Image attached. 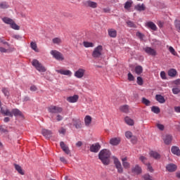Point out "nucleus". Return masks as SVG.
I'll return each mask as SVG.
<instances>
[{
	"label": "nucleus",
	"instance_id": "nucleus-59",
	"mask_svg": "<svg viewBox=\"0 0 180 180\" xmlns=\"http://www.w3.org/2000/svg\"><path fill=\"white\" fill-rule=\"evenodd\" d=\"M58 131H59V133H60V134H65V131H66V130H65V129H64V128H60L59 130H58Z\"/></svg>",
	"mask_w": 180,
	"mask_h": 180
},
{
	"label": "nucleus",
	"instance_id": "nucleus-19",
	"mask_svg": "<svg viewBox=\"0 0 180 180\" xmlns=\"http://www.w3.org/2000/svg\"><path fill=\"white\" fill-rule=\"evenodd\" d=\"M108 36L112 39H116L117 37V31L113 28H110L108 30Z\"/></svg>",
	"mask_w": 180,
	"mask_h": 180
},
{
	"label": "nucleus",
	"instance_id": "nucleus-30",
	"mask_svg": "<svg viewBox=\"0 0 180 180\" xmlns=\"http://www.w3.org/2000/svg\"><path fill=\"white\" fill-rule=\"evenodd\" d=\"M84 123H85V126L86 127L89 126V124L92 123V117L89 115H86L84 117Z\"/></svg>",
	"mask_w": 180,
	"mask_h": 180
},
{
	"label": "nucleus",
	"instance_id": "nucleus-37",
	"mask_svg": "<svg viewBox=\"0 0 180 180\" xmlns=\"http://www.w3.org/2000/svg\"><path fill=\"white\" fill-rule=\"evenodd\" d=\"M120 110H121V112H124V113H129V105H122L120 108Z\"/></svg>",
	"mask_w": 180,
	"mask_h": 180
},
{
	"label": "nucleus",
	"instance_id": "nucleus-52",
	"mask_svg": "<svg viewBox=\"0 0 180 180\" xmlns=\"http://www.w3.org/2000/svg\"><path fill=\"white\" fill-rule=\"evenodd\" d=\"M137 84L138 85H143V78L141 77H137Z\"/></svg>",
	"mask_w": 180,
	"mask_h": 180
},
{
	"label": "nucleus",
	"instance_id": "nucleus-38",
	"mask_svg": "<svg viewBox=\"0 0 180 180\" xmlns=\"http://www.w3.org/2000/svg\"><path fill=\"white\" fill-rule=\"evenodd\" d=\"M30 47L34 51H36L37 53L39 52V49H37V44L36 42L32 41L30 43Z\"/></svg>",
	"mask_w": 180,
	"mask_h": 180
},
{
	"label": "nucleus",
	"instance_id": "nucleus-15",
	"mask_svg": "<svg viewBox=\"0 0 180 180\" xmlns=\"http://www.w3.org/2000/svg\"><path fill=\"white\" fill-rule=\"evenodd\" d=\"M144 51L146 53V54H148V56H157V51H155L154 49H152L151 47L145 48Z\"/></svg>",
	"mask_w": 180,
	"mask_h": 180
},
{
	"label": "nucleus",
	"instance_id": "nucleus-9",
	"mask_svg": "<svg viewBox=\"0 0 180 180\" xmlns=\"http://www.w3.org/2000/svg\"><path fill=\"white\" fill-rule=\"evenodd\" d=\"M48 112L52 114L61 113L63 112V108L56 105H50L48 107Z\"/></svg>",
	"mask_w": 180,
	"mask_h": 180
},
{
	"label": "nucleus",
	"instance_id": "nucleus-29",
	"mask_svg": "<svg viewBox=\"0 0 180 180\" xmlns=\"http://www.w3.org/2000/svg\"><path fill=\"white\" fill-rule=\"evenodd\" d=\"M146 26L147 27H148L149 29H151L152 30H154V31L157 30V25H155L154 22L151 21L148 22L146 23Z\"/></svg>",
	"mask_w": 180,
	"mask_h": 180
},
{
	"label": "nucleus",
	"instance_id": "nucleus-3",
	"mask_svg": "<svg viewBox=\"0 0 180 180\" xmlns=\"http://www.w3.org/2000/svg\"><path fill=\"white\" fill-rule=\"evenodd\" d=\"M2 20L4 23L6 25H10L11 29H14V30H19L20 29V27L19 25H16L15 21L12 20V18L4 17L2 18Z\"/></svg>",
	"mask_w": 180,
	"mask_h": 180
},
{
	"label": "nucleus",
	"instance_id": "nucleus-55",
	"mask_svg": "<svg viewBox=\"0 0 180 180\" xmlns=\"http://www.w3.org/2000/svg\"><path fill=\"white\" fill-rule=\"evenodd\" d=\"M0 131L1 133H6V131H8V130L6 129H5V126L1 125V126H0Z\"/></svg>",
	"mask_w": 180,
	"mask_h": 180
},
{
	"label": "nucleus",
	"instance_id": "nucleus-58",
	"mask_svg": "<svg viewBox=\"0 0 180 180\" xmlns=\"http://www.w3.org/2000/svg\"><path fill=\"white\" fill-rule=\"evenodd\" d=\"M136 36L141 39L143 40V39L144 38V35L141 34V32H138L136 33Z\"/></svg>",
	"mask_w": 180,
	"mask_h": 180
},
{
	"label": "nucleus",
	"instance_id": "nucleus-51",
	"mask_svg": "<svg viewBox=\"0 0 180 180\" xmlns=\"http://www.w3.org/2000/svg\"><path fill=\"white\" fill-rule=\"evenodd\" d=\"M169 51H170L173 54V56H176V52L175 51V49H174V47H169Z\"/></svg>",
	"mask_w": 180,
	"mask_h": 180
},
{
	"label": "nucleus",
	"instance_id": "nucleus-35",
	"mask_svg": "<svg viewBox=\"0 0 180 180\" xmlns=\"http://www.w3.org/2000/svg\"><path fill=\"white\" fill-rule=\"evenodd\" d=\"M143 179L144 180H155L154 177H153L150 174L146 173L142 176Z\"/></svg>",
	"mask_w": 180,
	"mask_h": 180
},
{
	"label": "nucleus",
	"instance_id": "nucleus-53",
	"mask_svg": "<svg viewBox=\"0 0 180 180\" xmlns=\"http://www.w3.org/2000/svg\"><path fill=\"white\" fill-rule=\"evenodd\" d=\"M160 77H161L162 79H167V75L165 74V72L162 71L160 72Z\"/></svg>",
	"mask_w": 180,
	"mask_h": 180
},
{
	"label": "nucleus",
	"instance_id": "nucleus-57",
	"mask_svg": "<svg viewBox=\"0 0 180 180\" xmlns=\"http://www.w3.org/2000/svg\"><path fill=\"white\" fill-rule=\"evenodd\" d=\"M140 161H141V162H143V164H146V161H147V158L144 157V156H141L139 158Z\"/></svg>",
	"mask_w": 180,
	"mask_h": 180
},
{
	"label": "nucleus",
	"instance_id": "nucleus-23",
	"mask_svg": "<svg viewBox=\"0 0 180 180\" xmlns=\"http://www.w3.org/2000/svg\"><path fill=\"white\" fill-rule=\"evenodd\" d=\"M135 11H138V12H143L146 11V5L144 4H139L134 6Z\"/></svg>",
	"mask_w": 180,
	"mask_h": 180
},
{
	"label": "nucleus",
	"instance_id": "nucleus-40",
	"mask_svg": "<svg viewBox=\"0 0 180 180\" xmlns=\"http://www.w3.org/2000/svg\"><path fill=\"white\" fill-rule=\"evenodd\" d=\"M131 5H133V1H131V0L128 1L125 3L124 8V9H130Z\"/></svg>",
	"mask_w": 180,
	"mask_h": 180
},
{
	"label": "nucleus",
	"instance_id": "nucleus-54",
	"mask_svg": "<svg viewBox=\"0 0 180 180\" xmlns=\"http://www.w3.org/2000/svg\"><path fill=\"white\" fill-rule=\"evenodd\" d=\"M156 126H157L158 129H159V130H161V131H162L165 129L164 125L162 124H157Z\"/></svg>",
	"mask_w": 180,
	"mask_h": 180
},
{
	"label": "nucleus",
	"instance_id": "nucleus-36",
	"mask_svg": "<svg viewBox=\"0 0 180 180\" xmlns=\"http://www.w3.org/2000/svg\"><path fill=\"white\" fill-rule=\"evenodd\" d=\"M8 8H9V4L6 1L0 3V9H8Z\"/></svg>",
	"mask_w": 180,
	"mask_h": 180
},
{
	"label": "nucleus",
	"instance_id": "nucleus-16",
	"mask_svg": "<svg viewBox=\"0 0 180 180\" xmlns=\"http://www.w3.org/2000/svg\"><path fill=\"white\" fill-rule=\"evenodd\" d=\"M162 140H163L165 144H166L167 146H169V144L172 143V136L168 135V134L164 135L162 136Z\"/></svg>",
	"mask_w": 180,
	"mask_h": 180
},
{
	"label": "nucleus",
	"instance_id": "nucleus-49",
	"mask_svg": "<svg viewBox=\"0 0 180 180\" xmlns=\"http://www.w3.org/2000/svg\"><path fill=\"white\" fill-rule=\"evenodd\" d=\"M172 92L174 95H178V94H179L180 92V89L179 88H173L172 89Z\"/></svg>",
	"mask_w": 180,
	"mask_h": 180
},
{
	"label": "nucleus",
	"instance_id": "nucleus-13",
	"mask_svg": "<svg viewBox=\"0 0 180 180\" xmlns=\"http://www.w3.org/2000/svg\"><path fill=\"white\" fill-rule=\"evenodd\" d=\"M56 71L58 74H60L61 75H66L67 77H71V75H72L71 70L60 69L56 70Z\"/></svg>",
	"mask_w": 180,
	"mask_h": 180
},
{
	"label": "nucleus",
	"instance_id": "nucleus-31",
	"mask_svg": "<svg viewBox=\"0 0 180 180\" xmlns=\"http://www.w3.org/2000/svg\"><path fill=\"white\" fill-rule=\"evenodd\" d=\"M150 155L153 157V158H155V160H160V158H161V155L155 151H150Z\"/></svg>",
	"mask_w": 180,
	"mask_h": 180
},
{
	"label": "nucleus",
	"instance_id": "nucleus-2",
	"mask_svg": "<svg viewBox=\"0 0 180 180\" xmlns=\"http://www.w3.org/2000/svg\"><path fill=\"white\" fill-rule=\"evenodd\" d=\"M0 112L4 116H9L10 117H13V116H22V112L18 108H14L11 111L8 108H1Z\"/></svg>",
	"mask_w": 180,
	"mask_h": 180
},
{
	"label": "nucleus",
	"instance_id": "nucleus-20",
	"mask_svg": "<svg viewBox=\"0 0 180 180\" xmlns=\"http://www.w3.org/2000/svg\"><path fill=\"white\" fill-rule=\"evenodd\" d=\"M84 5H85V6H89V8H92L93 9L98 8V4L96 2H94L92 1H85Z\"/></svg>",
	"mask_w": 180,
	"mask_h": 180
},
{
	"label": "nucleus",
	"instance_id": "nucleus-50",
	"mask_svg": "<svg viewBox=\"0 0 180 180\" xmlns=\"http://www.w3.org/2000/svg\"><path fill=\"white\" fill-rule=\"evenodd\" d=\"M12 37L13 39H15V40H22V36L19 34H13Z\"/></svg>",
	"mask_w": 180,
	"mask_h": 180
},
{
	"label": "nucleus",
	"instance_id": "nucleus-12",
	"mask_svg": "<svg viewBox=\"0 0 180 180\" xmlns=\"http://www.w3.org/2000/svg\"><path fill=\"white\" fill-rule=\"evenodd\" d=\"M99 150H101V145L99 143H94L90 146L91 153H98Z\"/></svg>",
	"mask_w": 180,
	"mask_h": 180
},
{
	"label": "nucleus",
	"instance_id": "nucleus-61",
	"mask_svg": "<svg viewBox=\"0 0 180 180\" xmlns=\"http://www.w3.org/2000/svg\"><path fill=\"white\" fill-rule=\"evenodd\" d=\"M0 53H8V49L4 47H0Z\"/></svg>",
	"mask_w": 180,
	"mask_h": 180
},
{
	"label": "nucleus",
	"instance_id": "nucleus-5",
	"mask_svg": "<svg viewBox=\"0 0 180 180\" xmlns=\"http://www.w3.org/2000/svg\"><path fill=\"white\" fill-rule=\"evenodd\" d=\"M102 50H103V48L101 45L96 47L91 54L92 57L94 58H101V57L102 56Z\"/></svg>",
	"mask_w": 180,
	"mask_h": 180
},
{
	"label": "nucleus",
	"instance_id": "nucleus-62",
	"mask_svg": "<svg viewBox=\"0 0 180 180\" xmlns=\"http://www.w3.org/2000/svg\"><path fill=\"white\" fill-rule=\"evenodd\" d=\"M60 161H61V162H63V164H67V160H65V158L64 157L60 158Z\"/></svg>",
	"mask_w": 180,
	"mask_h": 180
},
{
	"label": "nucleus",
	"instance_id": "nucleus-28",
	"mask_svg": "<svg viewBox=\"0 0 180 180\" xmlns=\"http://www.w3.org/2000/svg\"><path fill=\"white\" fill-rule=\"evenodd\" d=\"M155 99L159 103H165V98L160 94L155 96Z\"/></svg>",
	"mask_w": 180,
	"mask_h": 180
},
{
	"label": "nucleus",
	"instance_id": "nucleus-7",
	"mask_svg": "<svg viewBox=\"0 0 180 180\" xmlns=\"http://www.w3.org/2000/svg\"><path fill=\"white\" fill-rule=\"evenodd\" d=\"M114 161V165L115 168L117 170L118 174H123V167L122 166V163L119 160V159L116 157L112 158Z\"/></svg>",
	"mask_w": 180,
	"mask_h": 180
},
{
	"label": "nucleus",
	"instance_id": "nucleus-33",
	"mask_svg": "<svg viewBox=\"0 0 180 180\" xmlns=\"http://www.w3.org/2000/svg\"><path fill=\"white\" fill-rule=\"evenodd\" d=\"M151 111L153 113H155L156 115H158V113H160L161 110L159 108V107L153 105L151 107Z\"/></svg>",
	"mask_w": 180,
	"mask_h": 180
},
{
	"label": "nucleus",
	"instance_id": "nucleus-42",
	"mask_svg": "<svg viewBox=\"0 0 180 180\" xmlns=\"http://www.w3.org/2000/svg\"><path fill=\"white\" fill-rule=\"evenodd\" d=\"M142 103H143V105H146V106H150V105H151V101L143 97L142 98Z\"/></svg>",
	"mask_w": 180,
	"mask_h": 180
},
{
	"label": "nucleus",
	"instance_id": "nucleus-64",
	"mask_svg": "<svg viewBox=\"0 0 180 180\" xmlns=\"http://www.w3.org/2000/svg\"><path fill=\"white\" fill-rule=\"evenodd\" d=\"M174 110L176 112V113H180V106L175 107Z\"/></svg>",
	"mask_w": 180,
	"mask_h": 180
},
{
	"label": "nucleus",
	"instance_id": "nucleus-25",
	"mask_svg": "<svg viewBox=\"0 0 180 180\" xmlns=\"http://www.w3.org/2000/svg\"><path fill=\"white\" fill-rule=\"evenodd\" d=\"M171 151H172V154L179 157L180 150H179V148L178 146H172V148H171Z\"/></svg>",
	"mask_w": 180,
	"mask_h": 180
},
{
	"label": "nucleus",
	"instance_id": "nucleus-46",
	"mask_svg": "<svg viewBox=\"0 0 180 180\" xmlns=\"http://www.w3.org/2000/svg\"><path fill=\"white\" fill-rule=\"evenodd\" d=\"M127 25L129 27H136V24H134V22L130 20L127 22Z\"/></svg>",
	"mask_w": 180,
	"mask_h": 180
},
{
	"label": "nucleus",
	"instance_id": "nucleus-14",
	"mask_svg": "<svg viewBox=\"0 0 180 180\" xmlns=\"http://www.w3.org/2000/svg\"><path fill=\"white\" fill-rule=\"evenodd\" d=\"M78 99H79V96L75 94L74 96L68 97L66 101L69 102V103H76V102H78Z\"/></svg>",
	"mask_w": 180,
	"mask_h": 180
},
{
	"label": "nucleus",
	"instance_id": "nucleus-1",
	"mask_svg": "<svg viewBox=\"0 0 180 180\" xmlns=\"http://www.w3.org/2000/svg\"><path fill=\"white\" fill-rule=\"evenodd\" d=\"M110 150L103 149L98 153V159L101 160L103 165H109L110 164Z\"/></svg>",
	"mask_w": 180,
	"mask_h": 180
},
{
	"label": "nucleus",
	"instance_id": "nucleus-34",
	"mask_svg": "<svg viewBox=\"0 0 180 180\" xmlns=\"http://www.w3.org/2000/svg\"><path fill=\"white\" fill-rule=\"evenodd\" d=\"M135 72L137 75H140V74H143V67L138 65L135 68Z\"/></svg>",
	"mask_w": 180,
	"mask_h": 180
},
{
	"label": "nucleus",
	"instance_id": "nucleus-41",
	"mask_svg": "<svg viewBox=\"0 0 180 180\" xmlns=\"http://www.w3.org/2000/svg\"><path fill=\"white\" fill-rule=\"evenodd\" d=\"M168 75L169 77H175L176 75V70L175 69H171L168 71Z\"/></svg>",
	"mask_w": 180,
	"mask_h": 180
},
{
	"label": "nucleus",
	"instance_id": "nucleus-11",
	"mask_svg": "<svg viewBox=\"0 0 180 180\" xmlns=\"http://www.w3.org/2000/svg\"><path fill=\"white\" fill-rule=\"evenodd\" d=\"M131 172L132 174H136V175H140L143 172V169L140 165H136L131 168Z\"/></svg>",
	"mask_w": 180,
	"mask_h": 180
},
{
	"label": "nucleus",
	"instance_id": "nucleus-45",
	"mask_svg": "<svg viewBox=\"0 0 180 180\" xmlns=\"http://www.w3.org/2000/svg\"><path fill=\"white\" fill-rule=\"evenodd\" d=\"M83 45L84 47L88 48V47H94V43L92 42H88V41H84Z\"/></svg>",
	"mask_w": 180,
	"mask_h": 180
},
{
	"label": "nucleus",
	"instance_id": "nucleus-27",
	"mask_svg": "<svg viewBox=\"0 0 180 180\" xmlns=\"http://www.w3.org/2000/svg\"><path fill=\"white\" fill-rule=\"evenodd\" d=\"M120 143V139L112 138L110 140V144L112 146H117Z\"/></svg>",
	"mask_w": 180,
	"mask_h": 180
},
{
	"label": "nucleus",
	"instance_id": "nucleus-17",
	"mask_svg": "<svg viewBox=\"0 0 180 180\" xmlns=\"http://www.w3.org/2000/svg\"><path fill=\"white\" fill-rule=\"evenodd\" d=\"M177 168L178 167H176V165L172 163L168 164L166 166V169L168 172H175Z\"/></svg>",
	"mask_w": 180,
	"mask_h": 180
},
{
	"label": "nucleus",
	"instance_id": "nucleus-26",
	"mask_svg": "<svg viewBox=\"0 0 180 180\" xmlns=\"http://www.w3.org/2000/svg\"><path fill=\"white\" fill-rule=\"evenodd\" d=\"M15 169L20 174V175H25V172L23 171V169H22V167L20 165L14 164Z\"/></svg>",
	"mask_w": 180,
	"mask_h": 180
},
{
	"label": "nucleus",
	"instance_id": "nucleus-56",
	"mask_svg": "<svg viewBox=\"0 0 180 180\" xmlns=\"http://www.w3.org/2000/svg\"><path fill=\"white\" fill-rule=\"evenodd\" d=\"M134 79V76H133V75L131 72L128 73V80L133 81Z\"/></svg>",
	"mask_w": 180,
	"mask_h": 180
},
{
	"label": "nucleus",
	"instance_id": "nucleus-44",
	"mask_svg": "<svg viewBox=\"0 0 180 180\" xmlns=\"http://www.w3.org/2000/svg\"><path fill=\"white\" fill-rule=\"evenodd\" d=\"M52 41L53 44H61V43L63 42V41L58 37L53 38L52 39Z\"/></svg>",
	"mask_w": 180,
	"mask_h": 180
},
{
	"label": "nucleus",
	"instance_id": "nucleus-4",
	"mask_svg": "<svg viewBox=\"0 0 180 180\" xmlns=\"http://www.w3.org/2000/svg\"><path fill=\"white\" fill-rule=\"evenodd\" d=\"M32 65L33 67H35L36 70H37V71L39 72H46V68H44V66H43V65H41V63H40V62H39V60L37 59H34L32 60Z\"/></svg>",
	"mask_w": 180,
	"mask_h": 180
},
{
	"label": "nucleus",
	"instance_id": "nucleus-10",
	"mask_svg": "<svg viewBox=\"0 0 180 180\" xmlns=\"http://www.w3.org/2000/svg\"><path fill=\"white\" fill-rule=\"evenodd\" d=\"M86 70L85 69L79 68L75 72V77L76 78H82L85 75V72Z\"/></svg>",
	"mask_w": 180,
	"mask_h": 180
},
{
	"label": "nucleus",
	"instance_id": "nucleus-24",
	"mask_svg": "<svg viewBox=\"0 0 180 180\" xmlns=\"http://www.w3.org/2000/svg\"><path fill=\"white\" fill-rule=\"evenodd\" d=\"M121 160L124 168H125V169H129V168H130V163L127 162V157L122 158Z\"/></svg>",
	"mask_w": 180,
	"mask_h": 180
},
{
	"label": "nucleus",
	"instance_id": "nucleus-43",
	"mask_svg": "<svg viewBox=\"0 0 180 180\" xmlns=\"http://www.w3.org/2000/svg\"><path fill=\"white\" fill-rule=\"evenodd\" d=\"M174 26H175L176 30H177V32H180V20H176L174 21Z\"/></svg>",
	"mask_w": 180,
	"mask_h": 180
},
{
	"label": "nucleus",
	"instance_id": "nucleus-47",
	"mask_svg": "<svg viewBox=\"0 0 180 180\" xmlns=\"http://www.w3.org/2000/svg\"><path fill=\"white\" fill-rule=\"evenodd\" d=\"M147 165V171L149 172H154V169L153 168V166L150 163L146 164Z\"/></svg>",
	"mask_w": 180,
	"mask_h": 180
},
{
	"label": "nucleus",
	"instance_id": "nucleus-18",
	"mask_svg": "<svg viewBox=\"0 0 180 180\" xmlns=\"http://www.w3.org/2000/svg\"><path fill=\"white\" fill-rule=\"evenodd\" d=\"M72 124L76 129H82V122H81V120L74 118L72 119Z\"/></svg>",
	"mask_w": 180,
	"mask_h": 180
},
{
	"label": "nucleus",
	"instance_id": "nucleus-22",
	"mask_svg": "<svg viewBox=\"0 0 180 180\" xmlns=\"http://www.w3.org/2000/svg\"><path fill=\"white\" fill-rule=\"evenodd\" d=\"M60 148H62L63 151H64V153H65V154H70V148H68V146H67V145H65V143L63 141H61L60 143Z\"/></svg>",
	"mask_w": 180,
	"mask_h": 180
},
{
	"label": "nucleus",
	"instance_id": "nucleus-8",
	"mask_svg": "<svg viewBox=\"0 0 180 180\" xmlns=\"http://www.w3.org/2000/svg\"><path fill=\"white\" fill-rule=\"evenodd\" d=\"M51 54L53 56V58L57 60L58 61H64V56L60 52L52 50L51 51Z\"/></svg>",
	"mask_w": 180,
	"mask_h": 180
},
{
	"label": "nucleus",
	"instance_id": "nucleus-21",
	"mask_svg": "<svg viewBox=\"0 0 180 180\" xmlns=\"http://www.w3.org/2000/svg\"><path fill=\"white\" fill-rule=\"evenodd\" d=\"M42 135L46 137V139H50L53 135V132L49 129H43L41 131Z\"/></svg>",
	"mask_w": 180,
	"mask_h": 180
},
{
	"label": "nucleus",
	"instance_id": "nucleus-32",
	"mask_svg": "<svg viewBox=\"0 0 180 180\" xmlns=\"http://www.w3.org/2000/svg\"><path fill=\"white\" fill-rule=\"evenodd\" d=\"M124 121L127 123V124H129V126H133L134 124V121L129 117H126L124 118Z\"/></svg>",
	"mask_w": 180,
	"mask_h": 180
},
{
	"label": "nucleus",
	"instance_id": "nucleus-6",
	"mask_svg": "<svg viewBox=\"0 0 180 180\" xmlns=\"http://www.w3.org/2000/svg\"><path fill=\"white\" fill-rule=\"evenodd\" d=\"M114 161V165L115 168L117 170L118 174H123V167L122 166V163L119 160V159L116 157L112 158Z\"/></svg>",
	"mask_w": 180,
	"mask_h": 180
},
{
	"label": "nucleus",
	"instance_id": "nucleus-48",
	"mask_svg": "<svg viewBox=\"0 0 180 180\" xmlns=\"http://www.w3.org/2000/svg\"><path fill=\"white\" fill-rule=\"evenodd\" d=\"M125 137H127V139H130L131 137H133V133H131V131H126Z\"/></svg>",
	"mask_w": 180,
	"mask_h": 180
},
{
	"label": "nucleus",
	"instance_id": "nucleus-63",
	"mask_svg": "<svg viewBox=\"0 0 180 180\" xmlns=\"http://www.w3.org/2000/svg\"><path fill=\"white\" fill-rule=\"evenodd\" d=\"M175 85H180V79H177L174 82Z\"/></svg>",
	"mask_w": 180,
	"mask_h": 180
},
{
	"label": "nucleus",
	"instance_id": "nucleus-60",
	"mask_svg": "<svg viewBox=\"0 0 180 180\" xmlns=\"http://www.w3.org/2000/svg\"><path fill=\"white\" fill-rule=\"evenodd\" d=\"M30 91L35 92V91H37V87L34 85H32L30 86Z\"/></svg>",
	"mask_w": 180,
	"mask_h": 180
},
{
	"label": "nucleus",
	"instance_id": "nucleus-39",
	"mask_svg": "<svg viewBox=\"0 0 180 180\" xmlns=\"http://www.w3.org/2000/svg\"><path fill=\"white\" fill-rule=\"evenodd\" d=\"M4 95L5 96H6V98H9V95H10V93H9V89L6 88V87H4L2 89H1Z\"/></svg>",
	"mask_w": 180,
	"mask_h": 180
}]
</instances>
